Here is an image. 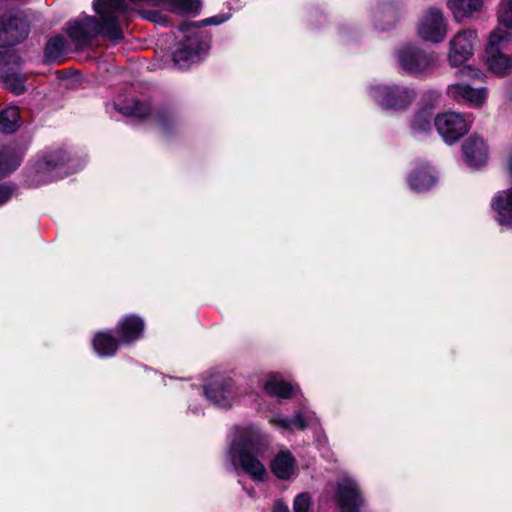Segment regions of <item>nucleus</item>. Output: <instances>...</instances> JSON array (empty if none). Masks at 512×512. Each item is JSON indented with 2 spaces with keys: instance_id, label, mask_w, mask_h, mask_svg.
I'll return each mask as SVG.
<instances>
[{
  "instance_id": "nucleus-1",
  "label": "nucleus",
  "mask_w": 512,
  "mask_h": 512,
  "mask_svg": "<svg viewBox=\"0 0 512 512\" xmlns=\"http://www.w3.org/2000/svg\"><path fill=\"white\" fill-rule=\"evenodd\" d=\"M93 6L99 19L82 16L68 24L67 34L76 48L87 47L98 35L114 43L123 39L119 19L130 10L124 0H95Z\"/></svg>"
},
{
  "instance_id": "nucleus-2",
  "label": "nucleus",
  "mask_w": 512,
  "mask_h": 512,
  "mask_svg": "<svg viewBox=\"0 0 512 512\" xmlns=\"http://www.w3.org/2000/svg\"><path fill=\"white\" fill-rule=\"evenodd\" d=\"M267 443L268 436L257 426L237 427L228 451L232 465L241 468L253 480L264 481L267 471L258 456Z\"/></svg>"
},
{
  "instance_id": "nucleus-3",
  "label": "nucleus",
  "mask_w": 512,
  "mask_h": 512,
  "mask_svg": "<svg viewBox=\"0 0 512 512\" xmlns=\"http://www.w3.org/2000/svg\"><path fill=\"white\" fill-rule=\"evenodd\" d=\"M229 19V15H216L198 22L184 23L179 27L183 33V40L180 41L173 53L174 63L181 69L187 68L190 64L199 61L209 50V39L207 35L200 32L199 28L207 25H219Z\"/></svg>"
},
{
  "instance_id": "nucleus-4",
  "label": "nucleus",
  "mask_w": 512,
  "mask_h": 512,
  "mask_svg": "<svg viewBox=\"0 0 512 512\" xmlns=\"http://www.w3.org/2000/svg\"><path fill=\"white\" fill-rule=\"evenodd\" d=\"M477 44L478 33L473 29L461 30L449 40L447 60L451 67L459 68L457 75L460 78L480 80L484 77V73L481 69L471 65H465L474 55Z\"/></svg>"
},
{
  "instance_id": "nucleus-5",
  "label": "nucleus",
  "mask_w": 512,
  "mask_h": 512,
  "mask_svg": "<svg viewBox=\"0 0 512 512\" xmlns=\"http://www.w3.org/2000/svg\"><path fill=\"white\" fill-rule=\"evenodd\" d=\"M370 96L384 109L403 110L416 98L414 89L401 85L377 84L369 89Z\"/></svg>"
},
{
  "instance_id": "nucleus-6",
  "label": "nucleus",
  "mask_w": 512,
  "mask_h": 512,
  "mask_svg": "<svg viewBox=\"0 0 512 512\" xmlns=\"http://www.w3.org/2000/svg\"><path fill=\"white\" fill-rule=\"evenodd\" d=\"M417 35L426 42L441 43L448 33V21L443 11L431 7L423 12L417 23Z\"/></svg>"
},
{
  "instance_id": "nucleus-7",
  "label": "nucleus",
  "mask_w": 512,
  "mask_h": 512,
  "mask_svg": "<svg viewBox=\"0 0 512 512\" xmlns=\"http://www.w3.org/2000/svg\"><path fill=\"white\" fill-rule=\"evenodd\" d=\"M395 56L399 67L406 73L415 76L428 71L434 62L431 54L412 43L401 45Z\"/></svg>"
},
{
  "instance_id": "nucleus-8",
  "label": "nucleus",
  "mask_w": 512,
  "mask_h": 512,
  "mask_svg": "<svg viewBox=\"0 0 512 512\" xmlns=\"http://www.w3.org/2000/svg\"><path fill=\"white\" fill-rule=\"evenodd\" d=\"M66 158L62 150L50 151L43 155L34 166L33 184H46L63 178L67 173L64 171Z\"/></svg>"
},
{
  "instance_id": "nucleus-9",
  "label": "nucleus",
  "mask_w": 512,
  "mask_h": 512,
  "mask_svg": "<svg viewBox=\"0 0 512 512\" xmlns=\"http://www.w3.org/2000/svg\"><path fill=\"white\" fill-rule=\"evenodd\" d=\"M206 398L214 405L227 408L237 400V389L232 379L221 374L212 376L204 385Z\"/></svg>"
},
{
  "instance_id": "nucleus-10",
  "label": "nucleus",
  "mask_w": 512,
  "mask_h": 512,
  "mask_svg": "<svg viewBox=\"0 0 512 512\" xmlns=\"http://www.w3.org/2000/svg\"><path fill=\"white\" fill-rule=\"evenodd\" d=\"M434 125L445 143L453 144L465 135L470 127L468 120L460 113L447 111L434 118Z\"/></svg>"
},
{
  "instance_id": "nucleus-11",
  "label": "nucleus",
  "mask_w": 512,
  "mask_h": 512,
  "mask_svg": "<svg viewBox=\"0 0 512 512\" xmlns=\"http://www.w3.org/2000/svg\"><path fill=\"white\" fill-rule=\"evenodd\" d=\"M29 32V23L23 12L9 13L0 19V47L23 41Z\"/></svg>"
},
{
  "instance_id": "nucleus-12",
  "label": "nucleus",
  "mask_w": 512,
  "mask_h": 512,
  "mask_svg": "<svg viewBox=\"0 0 512 512\" xmlns=\"http://www.w3.org/2000/svg\"><path fill=\"white\" fill-rule=\"evenodd\" d=\"M336 501L340 512H358L363 499L355 480L343 477L337 484Z\"/></svg>"
},
{
  "instance_id": "nucleus-13",
  "label": "nucleus",
  "mask_w": 512,
  "mask_h": 512,
  "mask_svg": "<svg viewBox=\"0 0 512 512\" xmlns=\"http://www.w3.org/2000/svg\"><path fill=\"white\" fill-rule=\"evenodd\" d=\"M509 171L512 174V156L508 163ZM491 209L494 218L501 226L512 225V186L508 189L498 191L491 201Z\"/></svg>"
},
{
  "instance_id": "nucleus-14",
  "label": "nucleus",
  "mask_w": 512,
  "mask_h": 512,
  "mask_svg": "<svg viewBox=\"0 0 512 512\" xmlns=\"http://www.w3.org/2000/svg\"><path fill=\"white\" fill-rule=\"evenodd\" d=\"M446 93L453 100L465 102L472 107L482 106L487 99V91L485 88H472L463 83L448 85Z\"/></svg>"
},
{
  "instance_id": "nucleus-15",
  "label": "nucleus",
  "mask_w": 512,
  "mask_h": 512,
  "mask_svg": "<svg viewBox=\"0 0 512 512\" xmlns=\"http://www.w3.org/2000/svg\"><path fill=\"white\" fill-rule=\"evenodd\" d=\"M116 331L120 337V343L130 344L142 337L144 322L134 315L125 316L118 322Z\"/></svg>"
},
{
  "instance_id": "nucleus-16",
  "label": "nucleus",
  "mask_w": 512,
  "mask_h": 512,
  "mask_svg": "<svg viewBox=\"0 0 512 512\" xmlns=\"http://www.w3.org/2000/svg\"><path fill=\"white\" fill-rule=\"evenodd\" d=\"M463 154L472 167H481L487 162L488 152L483 139L472 136L463 144Z\"/></svg>"
},
{
  "instance_id": "nucleus-17",
  "label": "nucleus",
  "mask_w": 512,
  "mask_h": 512,
  "mask_svg": "<svg viewBox=\"0 0 512 512\" xmlns=\"http://www.w3.org/2000/svg\"><path fill=\"white\" fill-rule=\"evenodd\" d=\"M312 414L306 411L296 413L294 418H290L281 414L272 416L269 423L281 429L282 431L302 430L310 424Z\"/></svg>"
},
{
  "instance_id": "nucleus-18",
  "label": "nucleus",
  "mask_w": 512,
  "mask_h": 512,
  "mask_svg": "<svg viewBox=\"0 0 512 512\" xmlns=\"http://www.w3.org/2000/svg\"><path fill=\"white\" fill-rule=\"evenodd\" d=\"M408 181L411 189L424 192L435 185L437 177L430 166L421 164L410 173Z\"/></svg>"
},
{
  "instance_id": "nucleus-19",
  "label": "nucleus",
  "mask_w": 512,
  "mask_h": 512,
  "mask_svg": "<svg viewBox=\"0 0 512 512\" xmlns=\"http://www.w3.org/2000/svg\"><path fill=\"white\" fill-rule=\"evenodd\" d=\"M133 4L150 3L153 5L166 4L173 13L184 15L197 13L201 7L200 0H130Z\"/></svg>"
},
{
  "instance_id": "nucleus-20",
  "label": "nucleus",
  "mask_w": 512,
  "mask_h": 512,
  "mask_svg": "<svg viewBox=\"0 0 512 512\" xmlns=\"http://www.w3.org/2000/svg\"><path fill=\"white\" fill-rule=\"evenodd\" d=\"M447 6L455 20L461 22L464 18L479 12L483 6V0H448Z\"/></svg>"
},
{
  "instance_id": "nucleus-21",
  "label": "nucleus",
  "mask_w": 512,
  "mask_h": 512,
  "mask_svg": "<svg viewBox=\"0 0 512 512\" xmlns=\"http://www.w3.org/2000/svg\"><path fill=\"white\" fill-rule=\"evenodd\" d=\"M271 470L280 479H289L295 471V460L289 451L278 453L271 463Z\"/></svg>"
},
{
  "instance_id": "nucleus-22",
  "label": "nucleus",
  "mask_w": 512,
  "mask_h": 512,
  "mask_svg": "<svg viewBox=\"0 0 512 512\" xmlns=\"http://www.w3.org/2000/svg\"><path fill=\"white\" fill-rule=\"evenodd\" d=\"M264 390L271 396L277 398H289L293 394V387L283 381L278 374H270L264 382Z\"/></svg>"
},
{
  "instance_id": "nucleus-23",
  "label": "nucleus",
  "mask_w": 512,
  "mask_h": 512,
  "mask_svg": "<svg viewBox=\"0 0 512 512\" xmlns=\"http://www.w3.org/2000/svg\"><path fill=\"white\" fill-rule=\"evenodd\" d=\"M485 55L488 69L492 73L498 76H504L512 71V56L503 54L502 52Z\"/></svg>"
},
{
  "instance_id": "nucleus-24",
  "label": "nucleus",
  "mask_w": 512,
  "mask_h": 512,
  "mask_svg": "<svg viewBox=\"0 0 512 512\" xmlns=\"http://www.w3.org/2000/svg\"><path fill=\"white\" fill-rule=\"evenodd\" d=\"M119 346V342L109 333L98 332L93 338V347L100 357L113 356Z\"/></svg>"
},
{
  "instance_id": "nucleus-25",
  "label": "nucleus",
  "mask_w": 512,
  "mask_h": 512,
  "mask_svg": "<svg viewBox=\"0 0 512 512\" xmlns=\"http://www.w3.org/2000/svg\"><path fill=\"white\" fill-rule=\"evenodd\" d=\"M511 34L506 28H495L488 37V42L485 47V54L501 52L510 41Z\"/></svg>"
},
{
  "instance_id": "nucleus-26",
  "label": "nucleus",
  "mask_w": 512,
  "mask_h": 512,
  "mask_svg": "<svg viewBox=\"0 0 512 512\" xmlns=\"http://www.w3.org/2000/svg\"><path fill=\"white\" fill-rule=\"evenodd\" d=\"M22 161V153L13 148L5 147L0 151V175L14 171Z\"/></svg>"
},
{
  "instance_id": "nucleus-27",
  "label": "nucleus",
  "mask_w": 512,
  "mask_h": 512,
  "mask_svg": "<svg viewBox=\"0 0 512 512\" xmlns=\"http://www.w3.org/2000/svg\"><path fill=\"white\" fill-rule=\"evenodd\" d=\"M20 114L16 107H9L0 112V131L13 133L19 127Z\"/></svg>"
},
{
  "instance_id": "nucleus-28",
  "label": "nucleus",
  "mask_w": 512,
  "mask_h": 512,
  "mask_svg": "<svg viewBox=\"0 0 512 512\" xmlns=\"http://www.w3.org/2000/svg\"><path fill=\"white\" fill-rule=\"evenodd\" d=\"M67 45L63 36L51 38L45 47V57L49 61H57L66 52Z\"/></svg>"
},
{
  "instance_id": "nucleus-29",
  "label": "nucleus",
  "mask_w": 512,
  "mask_h": 512,
  "mask_svg": "<svg viewBox=\"0 0 512 512\" xmlns=\"http://www.w3.org/2000/svg\"><path fill=\"white\" fill-rule=\"evenodd\" d=\"M432 118H433V112H431L427 108H420L413 116V119L411 122L412 129L415 132H420V133L430 131L431 127H432V124H431Z\"/></svg>"
},
{
  "instance_id": "nucleus-30",
  "label": "nucleus",
  "mask_w": 512,
  "mask_h": 512,
  "mask_svg": "<svg viewBox=\"0 0 512 512\" xmlns=\"http://www.w3.org/2000/svg\"><path fill=\"white\" fill-rule=\"evenodd\" d=\"M120 112L132 117L143 118L149 115L150 107L146 103L132 101L119 108Z\"/></svg>"
},
{
  "instance_id": "nucleus-31",
  "label": "nucleus",
  "mask_w": 512,
  "mask_h": 512,
  "mask_svg": "<svg viewBox=\"0 0 512 512\" xmlns=\"http://www.w3.org/2000/svg\"><path fill=\"white\" fill-rule=\"evenodd\" d=\"M499 20L505 27L512 28V0H502Z\"/></svg>"
},
{
  "instance_id": "nucleus-32",
  "label": "nucleus",
  "mask_w": 512,
  "mask_h": 512,
  "mask_svg": "<svg viewBox=\"0 0 512 512\" xmlns=\"http://www.w3.org/2000/svg\"><path fill=\"white\" fill-rule=\"evenodd\" d=\"M312 499L308 493H300L293 502V512H309Z\"/></svg>"
},
{
  "instance_id": "nucleus-33",
  "label": "nucleus",
  "mask_w": 512,
  "mask_h": 512,
  "mask_svg": "<svg viewBox=\"0 0 512 512\" xmlns=\"http://www.w3.org/2000/svg\"><path fill=\"white\" fill-rule=\"evenodd\" d=\"M441 99V93L436 90H430L427 91L422 99V107L421 108H427L431 112H433V109L438 105Z\"/></svg>"
},
{
  "instance_id": "nucleus-34",
  "label": "nucleus",
  "mask_w": 512,
  "mask_h": 512,
  "mask_svg": "<svg viewBox=\"0 0 512 512\" xmlns=\"http://www.w3.org/2000/svg\"><path fill=\"white\" fill-rule=\"evenodd\" d=\"M8 88L15 94L19 95L24 92V79L18 75L8 76L6 79Z\"/></svg>"
},
{
  "instance_id": "nucleus-35",
  "label": "nucleus",
  "mask_w": 512,
  "mask_h": 512,
  "mask_svg": "<svg viewBox=\"0 0 512 512\" xmlns=\"http://www.w3.org/2000/svg\"><path fill=\"white\" fill-rule=\"evenodd\" d=\"M11 191L7 187L0 186V205L4 204L9 200Z\"/></svg>"
},
{
  "instance_id": "nucleus-36",
  "label": "nucleus",
  "mask_w": 512,
  "mask_h": 512,
  "mask_svg": "<svg viewBox=\"0 0 512 512\" xmlns=\"http://www.w3.org/2000/svg\"><path fill=\"white\" fill-rule=\"evenodd\" d=\"M144 17L149 19V20H151V21H154L156 23H159V24H162V25L165 24V20L163 19V17L158 12L148 13Z\"/></svg>"
},
{
  "instance_id": "nucleus-37",
  "label": "nucleus",
  "mask_w": 512,
  "mask_h": 512,
  "mask_svg": "<svg viewBox=\"0 0 512 512\" xmlns=\"http://www.w3.org/2000/svg\"><path fill=\"white\" fill-rule=\"evenodd\" d=\"M273 512H290L287 505L278 500L273 506Z\"/></svg>"
}]
</instances>
